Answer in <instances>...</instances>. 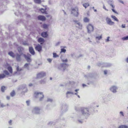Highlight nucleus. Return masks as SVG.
<instances>
[{
  "label": "nucleus",
  "instance_id": "1",
  "mask_svg": "<svg viewBox=\"0 0 128 128\" xmlns=\"http://www.w3.org/2000/svg\"><path fill=\"white\" fill-rule=\"evenodd\" d=\"M92 109L90 108H81V111L82 114L78 116V118H83L84 116L86 118L92 112Z\"/></svg>",
  "mask_w": 128,
  "mask_h": 128
},
{
  "label": "nucleus",
  "instance_id": "2",
  "mask_svg": "<svg viewBox=\"0 0 128 128\" xmlns=\"http://www.w3.org/2000/svg\"><path fill=\"white\" fill-rule=\"evenodd\" d=\"M34 96L36 98H39V101L41 102L43 101L44 95L42 92H36L34 93Z\"/></svg>",
  "mask_w": 128,
  "mask_h": 128
},
{
  "label": "nucleus",
  "instance_id": "3",
  "mask_svg": "<svg viewBox=\"0 0 128 128\" xmlns=\"http://www.w3.org/2000/svg\"><path fill=\"white\" fill-rule=\"evenodd\" d=\"M68 66V64L61 63L58 65L57 68L59 70L64 71Z\"/></svg>",
  "mask_w": 128,
  "mask_h": 128
},
{
  "label": "nucleus",
  "instance_id": "4",
  "mask_svg": "<svg viewBox=\"0 0 128 128\" xmlns=\"http://www.w3.org/2000/svg\"><path fill=\"white\" fill-rule=\"evenodd\" d=\"M73 22L76 28L80 30L82 29V25L80 21L79 20H74Z\"/></svg>",
  "mask_w": 128,
  "mask_h": 128
},
{
  "label": "nucleus",
  "instance_id": "5",
  "mask_svg": "<svg viewBox=\"0 0 128 128\" xmlns=\"http://www.w3.org/2000/svg\"><path fill=\"white\" fill-rule=\"evenodd\" d=\"M40 107L35 106L32 108V112L33 114H39L40 113Z\"/></svg>",
  "mask_w": 128,
  "mask_h": 128
},
{
  "label": "nucleus",
  "instance_id": "6",
  "mask_svg": "<svg viewBox=\"0 0 128 128\" xmlns=\"http://www.w3.org/2000/svg\"><path fill=\"white\" fill-rule=\"evenodd\" d=\"M118 88L117 86L113 85L110 86L109 89L112 92L114 93H115L117 92Z\"/></svg>",
  "mask_w": 128,
  "mask_h": 128
},
{
  "label": "nucleus",
  "instance_id": "7",
  "mask_svg": "<svg viewBox=\"0 0 128 128\" xmlns=\"http://www.w3.org/2000/svg\"><path fill=\"white\" fill-rule=\"evenodd\" d=\"M88 32L89 33H90L93 32L94 30V27L91 24H88L87 26Z\"/></svg>",
  "mask_w": 128,
  "mask_h": 128
},
{
  "label": "nucleus",
  "instance_id": "8",
  "mask_svg": "<svg viewBox=\"0 0 128 128\" xmlns=\"http://www.w3.org/2000/svg\"><path fill=\"white\" fill-rule=\"evenodd\" d=\"M20 90H22L23 92H22V94H24L27 92L28 89L26 87V86L25 84H23L21 86L18 88Z\"/></svg>",
  "mask_w": 128,
  "mask_h": 128
},
{
  "label": "nucleus",
  "instance_id": "9",
  "mask_svg": "<svg viewBox=\"0 0 128 128\" xmlns=\"http://www.w3.org/2000/svg\"><path fill=\"white\" fill-rule=\"evenodd\" d=\"M46 73L44 72H40L37 74V77L38 78H42L46 76Z\"/></svg>",
  "mask_w": 128,
  "mask_h": 128
},
{
  "label": "nucleus",
  "instance_id": "10",
  "mask_svg": "<svg viewBox=\"0 0 128 128\" xmlns=\"http://www.w3.org/2000/svg\"><path fill=\"white\" fill-rule=\"evenodd\" d=\"M24 56L26 61L28 62H30L31 61V59L30 58L31 55L29 54H24Z\"/></svg>",
  "mask_w": 128,
  "mask_h": 128
},
{
  "label": "nucleus",
  "instance_id": "11",
  "mask_svg": "<svg viewBox=\"0 0 128 128\" xmlns=\"http://www.w3.org/2000/svg\"><path fill=\"white\" fill-rule=\"evenodd\" d=\"M106 23L110 26H112L114 24V22L112 21L111 19L108 17L106 18Z\"/></svg>",
  "mask_w": 128,
  "mask_h": 128
},
{
  "label": "nucleus",
  "instance_id": "12",
  "mask_svg": "<svg viewBox=\"0 0 128 128\" xmlns=\"http://www.w3.org/2000/svg\"><path fill=\"white\" fill-rule=\"evenodd\" d=\"M78 10L77 8H73L72 10L71 13L76 17H77L78 14Z\"/></svg>",
  "mask_w": 128,
  "mask_h": 128
},
{
  "label": "nucleus",
  "instance_id": "13",
  "mask_svg": "<svg viewBox=\"0 0 128 128\" xmlns=\"http://www.w3.org/2000/svg\"><path fill=\"white\" fill-rule=\"evenodd\" d=\"M74 94V93L72 91H67L66 93V96L68 98H69L71 96L70 95H73Z\"/></svg>",
  "mask_w": 128,
  "mask_h": 128
},
{
  "label": "nucleus",
  "instance_id": "14",
  "mask_svg": "<svg viewBox=\"0 0 128 128\" xmlns=\"http://www.w3.org/2000/svg\"><path fill=\"white\" fill-rule=\"evenodd\" d=\"M35 48L36 50L40 52L42 50V47L40 44H38L35 47Z\"/></svg>",
  "mask_w": 128,
  "mask_h": 128
},
{
  "label": "nucleus",
  "instance_id": "15",
  "mask_svg": "<svg viewBox=\"0 0 128 128\" xmlns=\"http://www.w3.org/2000/svg\"><path fill=\"white\" fill-rule=\"evenodd\" d=\"M75 34L73 33V32H72L70 33V35L69 36L68 40H72L75 37Z\"/></svg>",
  "mask_w": 128,
  "mask_h": 128
},
{
  "label": "nucleus",
  "instance_id": "16",
  "mask_svg": "<svg viewBox=\"0 0 128 128\" xmlns=\"http://www.w3.org/2000/svg\"><path fill=\"white\" fill-rule=\"evenodd\" d=\"M38 18V20L42 21H44L46 20V17L43 16H39Z\"/></svg>",
  "mask_w": 128,
  "mask_h": 128
},
{
  "label": "nucleus",
  "instance_id": "17",
  "mask_svg": "<svg viewBox=\"0 0 128 128\" xmlns=\"http://www.w3.org/2000/svg\"><path fill=\"white\" fill-rule=\"evenodd\" d=\"M41 35L42 37L46 38L48 37V34H47V32H43L42 33Z\"/></svg>",
  "mask_w": 128,
  "mask_h": 128
},
{
  "label": "nucleus",
  "instance_id": "18",
  "mask_svg": "<svg viewBox=\"0 0 128 128\" xmlns=\"http://www.w3.org/2000/svg\"><path fill=\"white\" fill-rule=\"evenodd\" d=\"M29 51L30 52L32 55L35 54V52L33 47H29Z\"/></svg>",
  "mask_w": 128,
  "mask_h": 128
},
{
  "label": "nucleus",
  "instance_id": "19",
  "mask_svg": "<svg viewBox=\"0 0 128 128\" xmlns=\"http://www.w3.org/2000/svg\"><path fill=\"white\" fill-rule=\"evenodd\" d=\"M38 42L40 43V44H42L44 42V40L42 38H40L38 39Z\"/></svg>",
  "mask_w": 128,
  "mask_h": 128
},
{
  "label": "nucleus",
  "instance_id": "20",
  "mask_svg": "<svg viewBox=\"0 0 128 128\" xmlns=\"http://www.w3.org/2000/svg\"><path fill=\"white\" fill-rule=\"evenodd\" d=\"M108 2L112 8H114L115 6L114 4V2L113 1L108 0Z\"/></svg>",
  "mask_w": 128,
  "mask_h": 128
},
{
  "label": "nucleus",
  "instance_id": "21",
  "mask_svg": "<svg viewBox=\"0 0 128 128\" xmlns=\"http://www.w3.org/2000/svg\"><path fill=\"white\" fill-rule=\"evenodd\" d=\"M93 76V75L92 74H90L88 75L87 76H85V77L86 79L87 80H89L90 78H92Z\"/></svg>",
  "mask_w": 128,
  "mask_h": 128
},
{
  "label": "nucleus",
  "instance_id": "22",
  "mask_svg": "<svg viewBox=\"0 0 128 128\" xmlns=\"http://www.w3.org/2000/svg\"><path fill=\"white\" fill-rule=\"evenodd\" d=\"M16 59L17 61L19 62L21 60L20 55L18 54H16Z\"/></svg>",
  "mask_w": 128,
  "mask_h": 128
},
{
  "label": "nucleus",
  "instance_id": "23",
  "mask_svg": "<svg viewBox=\"0 0 128 128\" xmlns=\"http://www.w3.org/2000/svg\"><path fill=\"white\" fill-rule=\"evenodd\" d=\"M60 58L62 62H63V63H66L68 62V60L67 58H64L62 57H61Z\"/></svg>",
  "mask_w": 128,
  "mask_h": 128
},
{
  "label": "nucleus",
  "instance_id": "24",
  "mask_svg": "<svg viewBox=\"0 0 128 128\" xmlns=\"http://www.w3.org/2000/svg\"><path fill=\"white\" fill-rule=\"evenodd\" d=\"M61 51L60 52V53L61 54H62V53H65L66 51V49H64V48H66V47L61 46Z\"/></svg>",
  "mask_w": 128,
  "mask_h": 128
},
{
  "label": "nucleus",
  "instance_id": "25",
  "mask_svg": "<svg viewBox=\"0 0 128 128\" xmlns=\"http://www.w3.org/2000/svg\"><path fill=\"white\" fill-rule=\"evenodd\" d=\"M83 21L85 22H89L90 20L87 17H85L83 19Z\"/></svg>",
  "mask_w": 128,
  "mask_h": 128
},
{
  "label": "nucleus",
  "instance_id": "26",
  "mask_svg": "<svg viewBox=\"0 0 128 128\" xmlns=\"http://www.w3.org/2000/svg\"><path fill=\"white\" fill-rule=\"evenodd\" d=\"M83 6L86 8L89 6V4L88 3H85L83 4Z\"/></svg>",
  "mask_w": 128,
  "mask_h": 128
},
{
  "label": "nucleus",
  "instance_id": "27",
  "mask_svg": "<svg viewBox=\"0 0 128 128\" xmlns=\"http://www.w3.org/2000/svg\"><path fill=\"white\" fill-rule=\"evenodd\" d=\"M8 54L10 56H12L13 58H14L15 57L14 56V53L12 52H8Z\"/></svg>",
  "mask_w": 128,
  "mask_h": 128
},
{
  "label": "nucleus",
  "instance_id": "28",
  "mask_svg": "<svg viewBox=\"0 0 128 128\" xmlns=\"http://www.w3.org/2000/svg\"><path fill=\"white\" fill-rule=\"evenodd\" d=\"M48 25L45 24H44L43 25V27L45 29H47L48 28Z\"/></svg>",
  "mask_w": 128,
  "mask_h": 128
},
{
  "label": "nucleus",
  "instance_id": "29",
  "mask_svg": "<svg viewBox=\"0 0 128 128\" xmlns=\"http://www.w3.org/2000/svg\"><path fill=\"white\" fill-rule=\"evenodd\" d=\"M40 10L42 13L46 14V10L42 8L40 9Z\"/></svg>",
  "mask_w": 128,
  "mask_h": 128
},
{
  "label": "nucleus",
  "instance_id": "30",
  "mask_svg": "<svg viewBox=\"0 0 128 128\" xmlns=\"http://www.w3.org/2000/svg\"><path fill=\"white\" fill-rule=\"evenodd\" d=\"M6 87L4 86H2L1 88V90L2 92H4L5 90L6 89Z\"/></svg>",
  "mask_w": 128,
  "mask_h": 128
},
{
  "label": "nucleus",
  "instance_id": "31",
  "mask_svg": "<svg viewBox=\"0 0 128 128\" xmlns=\"http://www.w3.org/2000/svg\"><path fill=\"white\" fill-rule=\"evenodd\" d=\"M46 79L45 78H44L43 79L41 80L40 81V83L42 84H44L46 82Z\"/></svg>",
  "mask_w": 128,
  "mask_h": 128
},
{
  "label": "nucleus",
  "instance_id": "32",
  "mask_svg": "<svg viewBox=\"0 0 128 128\" xmlns=\"http://www.w3.org/2000/svg\"><path fill=\"white\" fill-rule=\"evenodd\" d=\"M30 64V63H26L24 65V67L28 70L29 69V65Z\"/></svg>",
  "mask_w": 128,
  "mask_h": 128
},
{
  "label": "nucleus",
  "instance_id": "33",
  "mask_svg": "<svg viewBox=\"0 0 128 128\" xmlns=\"http://www.w3.org/2000/svg\"><path fill=\"white\" fill-rule=\"evenodd\" d=\"M34 2L36 4H40L41 2V0H34Z\"/></svg>",
  "mask_w": 128,
  "mask_h": 128
},
{
  "label": "nucleus",
  "instance_id": "34",
  "mask_svg": "<svg viewBox=\"0 0 128 128\" xmlns=\"http://www.w3.org/2000/svg\"><path fill=\"white\" fill-rule=\"evenodd\" d=\"M111 18L114 19L116 21H118V20L117 18L115 16H114L113 15H112L111 16Z\"/></svg>",
  "mask_w": 128,
  "mask_h": 128
},
{
  "label": "nucleus",
  "instance_id": "35",
  "mask_svg": "<svg viewBox=\"0 0 128 128\" xmlns=\"http://www.w3.org/2000/svg\"><path fill=\"white\" fill-rule=\"evenodd\" d=\"M8 70L10 73H12V68L11 66H9L8 67Z\"/></svg>",
  "mask_w": 128,
  "mask_h": 128
},
{
  "label": "nucleus",
  "instance_id": "36",
  "mask_svg": "<svg viewBox=\"0 0 128 128\" xmlns=\"http://www.w3.org/2000/svg\"><path fill=\"white\" fill-rule=\"evenodd\" d=\"M102 38V35H100V36H96V39H98V40H101Z\"/></svg>",
  "mask_w": 128,
  "mask_h": 128
},
{
  "label": "nucleus",
  "instance_id": "37",
  "mask_svg": "<svg viewBox=\"0 0 128 128\" xmlns=\"http://www.w3.org/2000/svg\"><path fill=\"white\" fill-rule=\"evenodd\" d=\"M12 120H10L8 122V124L9 125L11 126L12 124Z\"/></svg>",
  "mask_w": 128,
  "mask_h": 128
},
{
  "label": "nucleus",
  "instance_id": "38",
  "mask_svg": "<svg viewBox=\"0 0 128 128\" xmlns=\"http://www.w3.org/2000/svg\"><path fill=\"white\" fill-rule=\"evenodd\" d=\"M53 57L54 58H56L58 57V56L57 54L56 53H53Z\"/></svg>",
  "mask_w": 128,
  "mask_h": 128
},
{
  "label": "nucleus",
  "instance_id": "39",
  "mask_svg": "<svg viewBox=\"0 0 128 128\" xmlns=\"http://www.w3.org/2000/svg\"><path fill=\"white\" fill-rule=\"evenodd\" d=\"M111 64H104V66L106 67H108L111 66Z\"/></svg>",
  "mask_w": 128,
  "mask_h": 128
},
{
  "label": "nucleus",
  "instance_id": "40",
  "mask_svg": "<svg viewBox=\"0 0 128 128\" xmlns=\"http://www.w3.org/2000/svg\"><path fill=\"white\" fill-rule=\"evenodd\" d=\"M10 95L12 97L14 96L15 95V92L14 91H12L11 92Z\"/></svg>",
  "mask_w": 128,
  "mask_h": 128
},
{
  "label": "nucleus",
  "instance_id": "41",
  "mask_svg": "<svg viewBox=\"0 0 128 128\" xmlns=\"http://www.w3.org/2000/svg\"><path fill=\"white\" fill-rule=\"evenodd\" d=\"M5 75L4 74H0V79L3 78L5 77Z\"/></svg>",
  "mask_w": 128,
  "mask_h": 128
},
{
  "label": "nucleus",
  "instance_id": "42",
  "mask_svg": "<svg viewBox=\"0 0 128 128\" xmlns=\"http://www.w3.org/2000/svg\"><path fill=\"white\" fill-rule=\"evenodd\" d=\"M53 100L52 98H47V101L48 102H52Z\"/></svg>",
  "mask_w": 128,
  "mask_h": 128
},
{
  "label": "nucleus",
  "instance_id": "43",
  "mask_svg": "<svg viewBox=\"0 0 128 128\" xmlns=\"http://www.w3.org/2000/svg\"><path fill=\"white\" fill-rule=\"evenodd\" d=\"M122 39L123 40H128V36L123 38Z\"/></svg>",
  "mask_w": 128,
  "mask_h": 128
},
{
  "label": "nucleus",
  "instance_id": "44",
  "mask_svg": "<svg viewBox=\"0 0 128 128\" xmlns=\"http://www.w3.org/2000/svg\"><path fill=\"white\" fill-rule=\"evenodd\" d=\"M49 124L51 125H54L55 124V123L54 122L51 121L49 122Z\"/></svg>",
  "mask_w": 128,
  "mask_h": 128
},
{
  "label": "nucleus",
  "instance_id": "45",
  "mask_svg": "<svg viewBox=\"0 0 128 128\" xmlns=\"http://www.w3.org/2000/svg\"><path fill=\"white\" fill-rule=\"evenodd\" d=\"M78 121L79 122L82 124L83 122V121L82 119H80L79 118L78 119Z\"/></svg>",
  "mask_w": 128,
  "mask_h": 128
},
{
  "label": "nucleus",
  "instance_id": "46",
  "mask_svg": "<svg viewBox=\"0 0 128 128\" xmlns=\"http://www.w3.org/2000/svg\"><path fill=\"white\" fill-rule=\"evenodd\" d=\"M4 73L7 75H8L9 74V73L8 71L6 70H5L4 72Z\"/></svg>",
  "mask_w": 128,
  "mask_h": 128
},
{
  "label": "nucleus",
  "instance_id": "47",
  "mask_svg": "<svg viewBox=\"0 0 128 128\" xmlns=\"http://www.w3.org/2000/svg\"><path fill=\"white\" fill-rule=\"evenodd\" d=\"M79 89H76L75 90V92H76L74 94H75L76 95H78V92H77L78 91H79Z\"/></svg>",
  "mask_w": 128,
  "mask_h": 128
},
{
  "label": "nucleus",
  "instance_id": "48",
  "mask_svg": "<svg viewBox=\"0 0 128 128\" xmlns=\"http://www.w3.org/2000/svg\"><path fill=\"white\" fill-rule=\"evenodd\" d=\"M110 37L109 36H108L107 37L106 39L105 40V42H108L110 40H109V39H110Z\"/></svg>",
  "mask_w": 128,
  "mask_h": 128
},
{
  "label": "nucleus",
  "instance_id": "49",
  "mask_svg": "<svg viewBox=\"0 0 128 128\" xmlns=\"http://www.w3.org/2000/svg\"><path fill=\"white\" fill-rule=\"evenodd\" d=\"M71 56L73 58L76 57V55L74 53H73L71 54Z\"/></svg>",
  "mask_w": 128,
  "mask_h": 128
},
{
  "label": "nucleus",
  "instance_id": "50",
  "mask_svg": "<svg viewBox=\"0 0 128 128\" xmlns=\"http://www.w3.org/2000/svg\"><path fill=\"white\" fill-rule=\"evenodd\" d=\"M114 8H112V12L116 14H118L117 12L114 9Z\"/></svg>",
  "mask_w": 128,
  "mask_h": 128
},
{
  "label": "nucleus",
  "instance_id": "51",
  "mask_svg": "<svg viewBox=\"0 0 128 128\" xmlns=\"http://www.w3.org/2000/svg\"><path fill=\"white\" fill-rule=\"evenodd\" d=\"M26 103L28 106H29L30 104V101L29 100H27L26 101Z\"/></svg>",
  "mask_w": 128,
  "mask_h": 128
},
{
  "label": "nucleus",
  "instance_id": "52",
  "mask_svg": "<svg viewBox=\"0 0 128 128\" xmlns=\"http://www.w3.org/2000/svg\"><path fill=\"white\" fill-rule=\"evenodd\" d=\"M23 44L24 46H28V44L26 42H23Z\"/></svg>",
  "mask_w": 128,
  "mask_h": 128
},
{
  "label": "nucleus",
  "instance_id": "53",
  "mask_svg": "<svg viewBox=\"0 0 128 128\" xmlns=\"http://www.w3.org/2000/svg\"><path fill=\"white\" fill-rule=\"evenodd\" d=\"M120 128H128V127L125 126H120Z\"/></svg>",
  "mask_w": 128,
  "mask_h": 128
},
{
  "label": "nucleus",
  "instance_id": "54",
  "mask_svg": "<svg viewBox=\"0 0 128 128\" xmlns=\"http://www.w3.org/2000/svg\"><path fill=\"white\" fill-rule=\"evenodd\" d=\"M16 69L18 71H20L21 70V69H20L19 67L18 66L16 68Z\"/></svg>",
  "mask_w": 128,
  "mask_h": 128
},
{
  "label": "nucleus",
  "instance_id": "55",
  "mask_svg": "<svg viewBox=\"0 0 128 128\" xmlns=\"http://www.w3.org/2000/svg\"><path fill=\"white\" fill-rule=\"evenodd\" d=\"M104 74L105 75H106L107 74L108 71L107 70H105L104 71Z\"/></svg>",
  "mask_w": 128,
  "mask_h": 128
},
{
  "label": "nucleus",
  "instance_id": "56",
  "mask_svg": "<svg viewBox=\"0 0 128 128\" xmlns=\"http://www.w3.org/2000/svg\"><path fill=\"white\" fill-rule=\"evenodd\" d=\"M48 61L50 62L52 60L50 58H48L47 59Z\"/></svg>",
  "mask_w": 128,
  "mask_h": 128
},
{
  "label": "nucleus",
  "instance_id": "57",
  "mask_svg": "<svg viewBox=\"0 0 128 128\" xmlns=\"http://www.w3.org/2000/svg\"><path fill=\"white\" fill-rule=\"evenodd\" d=\"M103 8L105 10L107 11H108V10L106 8L105 6L104 5L103 6Z\"/></svg>",
  "mask_w": 128,
  "mask_h": 128
},
{
  "label": "nucleus",
  "instance_id": "58",
  "mask_svg": "<svg viewBox=\"0 0 128 128\" xmlns=\"http://www.w3.org/2000/svg\"><path fill=\"white\" fill-rule=\"evenodd\" d=\"M1 106L2 108H4V107L6 106L4 105L3 104H1Z\"/></svg>",
  "mask_w": 128,
  "mask_h": 128
},
{
  "label": "nucleus",
  "instance_id": "59",
  "mask_svg": "<svg viewBox=\"0 0 128 128\" xmlns=\"http://www.w3.org/2000/svg\"><path fill=\"white\" fill-rule=\"evenodd\" d=\"M66 85L65 84H60V86H63Z\"/></svg>",
  "mask_w": 128,
  "mask_h": 128
},
{
  "label": "nucleus",
  "instance_id": "60",
  "mask_svg": "<svg viewBox=\"0 0 128 128\" xmlns=\"http://www.w3.org/2000/svg\"><path fill=\"white\" fill-rule=\"evenodd\" d=\"M68 106L67 105H66V106H64V108H66V110H65L66 111L68 110V109H67Z\"/></svg>",
  "mask_w": 128,
  "mask_h": 128
},
{
  "label": "nucleus",
  "instance_id": "61",
  "mask_svg": "<svg viewBox=\"0 0 128 128\" xmlns=\"http://www.w3.org/2000/svg\"><path fill=\"white\" fill-rule=\"evenodd\" d=\"M6 98L8 100H9L10 99V96H7L6 97Z\"/></svg>",
  "mask_w": 128,
  "mask_h": 128
},
{
  "label": "nucleus",
  "instance_id": "62",
  "mask_svg": "<svg viewBox=\"0 0 128 128\" xmlns=\"http://www.w3.org/2000/svg\"><path fill=\"white\" fill-rule=\"evenodd\" d=\"M122 28H125V24H122Z\"/></svg>",
  "mask_w": 128,
  "mask_h": 128
},
{
  "label": "nucleus",
  "instance_id": "63",
  "mask_svg": "<svg viewBox=\"0 0 128 128\" xmlns=\"http://www.w3.org/2000/svg\"><path fill=\"white\" fill-rule=\"evenodd\" d=\"M120 114H121V115L122 116H124V113L123 112H120Z\"/></svg>",
  "mask_w": 128,
  "mask_h": 128
},
{
  "label": "nucleus",
  "instance_id": "64",
  "mask_svg": "<svg viewBox=\"0 0 128 128\" xmlns=\"http://www.w3.org/2000/svg\"><path fill=\"white\" fill-rule=\"evenodd\" d=\"M18 51L19 52L20 54L21 52V50L20 49H18Z\"/></svg>",
  "mask_w": 128,
  "mask_h": 128
}]
</instances>
